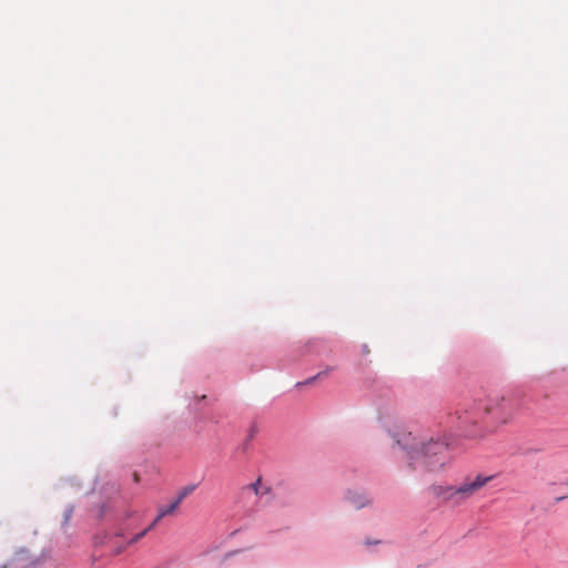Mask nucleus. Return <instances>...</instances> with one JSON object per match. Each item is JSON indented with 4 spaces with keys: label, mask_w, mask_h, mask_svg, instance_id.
<instances>
[{
    "label": "nucleus",
    "mask_w": 568,
    "mask_h": 568,
    "mask_svg": "<svg viewBox=\"0 0 568 568\" xmlns=\"http://www.w3.org/2000/svg\"><path fill=\"white\" fill-rule=\"evenodd\" d=\"M34 564L36 559L31 552L26 548H21L13 554L3 568H30Z\"/></svg>",
    "instance_id": "nucleus-4"
},
{
    "label": "nucleus",
    "mask_w": 568,
    "mask_h": 568,
    "mask_svg": "<svg viewBox=\"0 0 568 568\" xmlns=\"http://www.w3.org/2000/svg\"><path fill=\"white\" fill-rule=\"evenodd\" d=\"M149 532V529H144L140 534H136L132 539L129 540L128 545H133L136 541H139L141 538H143Z\"/></svg>",
    "instance_id": "nucleus-11"
},
{
    "label": "nucleus",
    "mask_w": 568,
    "mask_h": 568,
    "mask_svg": "<svg viewBox=\"0 0 568 568\" xmlns=\"http://www.w3.org/2000/svg\"><path fill=\"white\" fill-rule=\"evenodd\" d=\"M490 479V476L478 475L473 480L467 479L458 487L433 485L430 490L436 497L442 498L444 501L459 505L483 488Z\"/></svg>",
    "instance_id": "nucleus-3"
},
{
    "label": "nucleus",
    "mask_w": 568,
    "mask_h": 568,
    "mask_svg": "<svg viewBox=\"0 0 568 568\" xmlns=\"http://www.w3.org/2000/svg\"><path fill=\"white\" fill-rule=\"evenodd\" d=\"M346 498L355 509H361L369 503L365 494L357 491H348Z\"/></svg>",
    "instance_id": "nucleus-6"
},
{
    "label": "nucleus",
    "mask_w": 568,
    "mask_h": 568,
    "mask_svg": "<svg viewBox=\"0 0 568 568\" xmlns=\"http://www.w3.org/2000/svg\"><path fill=\"white\" fill-rule=\"evenodd\" d=\"M518 409V402L513 393L494 395L481 406L483 414L497 425L513 420Z\"/></svg>",
    "instance_id": "nucleus-2"
},
{
    "label": "nucleus",
    "mask_w": 568,
    "mask_h": 568,
    "mask_svg": "<svg viewBox=\"0 0 568 568\" xmlns=\"http://www.w3.org/2000/svg\"><path fill=\"white\" fill-rule=\"evenodd\" d=\"M179 500H173L169 506L161 507L159 509V518H163L165 516L174 514V511L179 508Z\"/></svg>",
    "instance_id": "nucleus-7"
},
{
    "label": "nucleus",
    "mask_w": 568,
    "mask_h": 568,
    "mask_svg": "<svg viewBox=\"0 0 568 568\" xmlns=\"http://www.w3.org/2000/svg\"><path fill=\"white\" fill-rule=\"evenodd\" d=\"M192 490H193V487H185V488H183V489L180 491V494H179V496H178V498H176L175 500H179V504H181V503H182V500H183V499H184V498H185V497H186V496H187Z\"/></svg>",
    "instance_id": "nucleus-10"
},
{
    "label": "nucleus",
    "mask_w": 568,
    "mask_h": 568,
    "mask_svg": "<svg viewBox=\"0 0 568 568\" xmlns=\"http://www.w3.org/2000/svg\"><path fill=\"white\" fill-rule=\"evenodd\" d=\"M133 479H134V481H135V483H139V481H140V476H139V474H138V473H134V474H133Z\"/></svg>",
    "instance_id": "nucleus-14"
},
{
    "label": "nucleus",
    "mask_w": 568,
    "mask_h": 568,
    "mask_svg": "<svg viewBox=\"0 0 568 568\" xmlns=\"http://www.w3.org/2000/svg\"><path fill=\"white\" fill-rule=\"evenodd\" d=\"M331 371H332L331 368H327V369H325V371H322V372H320L318 374H316L315 376H313V377H311V378L306 379L305 382H303V383H297V384H296V386L312 384V383H314V382H315V381H317V379H321V378H323V377L328 376V374H329V372H331Z\"/></svg>",
    "instance_id": "nucleus-9"
},
{
    "label": "nucleus",
    "mask_w": 568,
    "mask_h": 568,
    "mask_svg": "<svg viewBox=\"0 0 568 568\" xmlns=\"http://www.w3.org/2000/svg\"><path fill=\"white\" fill-rule=\"evenodd\" d=\"M162 518H159V515H158L156 518L150 524V526L146 529H149V531L152 530L159 524V521Z\"/></svg>",
    "instance_id": "nucleus-12"
},
{
    "label": "nucleus",
    "mask_w": 568,
    "mask_h": 568,
    "mask_svg": "<svg viewBox=\"0 0 568 568\" xmlns=\"http://www.w3.org/2000/svg\"><path fill=\"white\" fill-rule=\"evenodd\" d=\"M246 490H252L255 495H264L268 493L267 487H262L261 479L258 478L255 483L250 484L245 487Z\"/></svg>",
    "instance_id": "nucleus-8"
},
{
    "label": "nucleus",
    "mask_w": 568,
    "mask_h": 568,
    "mask_svg": "<svg viewBox=\"0 0 568 568\" xmlns=\"http://www.w3.org/2000/svg\"><path fill=\"white\" fill-rule=\"evenodd\" d=\"M460 428H463L468 437L473 438H483L485 437L484 432H477L468 429L469 426H475L477 424L476 414L474 412L464 410L462 413H457Z\"/></svg>",
    "instance_id": "nucleus-5"
},
{
    "label": "nucleus",
    "mask_w": 568,
    "mask_h": 568,
    "mask_svg": "<svg viewBox=\"0 0 568 568\" xmlns=\"http://www.w3.org/2000/svg\"><path fill=\"white\" fill-rule=\"evenodd\" d=\"M122 550H123V547H118V548H115V549L112 551V554H113V555H119V554H121V552H122Z\"/></svg>",
    "instance_id": "nucleus-13"
},
{
    "label": "nucleus",
    "mask_w": 568,
    "mask_h": 568,
    "mask_svg": "<svg viewBox=\"0 0 568 568\" xmlns=\"http://www.w3.org/2000/svg\"><path fill=\"white\" fill-rule=\"evenodd\" d=\"M412 435H405L403 443L397 440V444L408 449L412 464H420L428 471H437L444 467L448 462V445L444 442L430 439L427 443H419L418 445L410 446Z\"/></svg>",
    "instance_id": "nucleus-1"
}]
</instances>
